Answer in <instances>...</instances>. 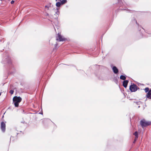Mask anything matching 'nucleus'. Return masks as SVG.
Returning a JSON list of instances; mask_svg holds the SVG:
<instances>
[{"label":"nucleus","mask_w":151,"mask_h":151,"mask_svg":"<svg viewBox=\"0 0 151 151\" xmlns=\"http://www.w3.org/2000/svg\"><path fill=\"white\" fill-rule=\"evenodd\" d=\"M22 100V98L20 97L14 96L13 98V101L15 107H18L19 104Z\"/></svg>","instance_id":"obj_1"},{"label":"nucleus","mask_w":151,"mask_h":151,"mask_svg":"<svg viewBox=\"0 0 151 151\" xmlns=\"http://www.w3.org/2000/svg\"><path fill=\"white\" fill-rule=\"evenodd\" d=\"M140 124L143 127H144L149 125L150 124V122H147L145 120L143 119L140 121Z\"/></svg>","instance_id":"obj_2"},{"label":"nucleus","mask_w":151,"mask_h":151,"mask_svg":"<svg viewBox=\"0 0 151 151\" xmlns=\"http://www.w3.org/2000/svg\"><path fill=\"white\" fill-rule=\"evenodd\" d=\"M137 86L136 85L133 84L131 85L129 87V89L132 92H135L137 90Z\"/></svg>","instance_id":"obj_3"},{"label":"nucleus","mask_w":151,"mask_h":151,"mask_svg":"<svg viewBox=\"0 0 151 151\" xmlns=\"http://www.w3.org/2000/svg\"><path fill=\"white\" fill-rule=\"evenodd\" d=\"M56 40H59V41H63L65 40V39L63 38L59 33H58Z\"/></svg>","instance_id":"obj_4"},{"label":"nucleus","mask_w":151,"mask_h":151,"mask_svg":"<svg viewBox=\"0 0 151 151\" xmlns=\"http://www.w3.org/2000/svg\"><path fill=\"white\" fill-rule=\"evenodd\" d=\"M6 125L4 122H2L1 124V128L2 131L4 132L5 130Z\"/></svg>","instance_id":"obj_5"},{"label":"nucleus","mask_w":151,"mask_h":151,"mask_svg":"<svg viewBox=\"0 0 151 151\" xmlns=\"http://www.w3.org/2000/svg\"><path fill=\"white\" fill-rule=\"evenodd\" d=\"M146 96L147 98L150 99H151V89L149 91Z\"/></svg>","instance_id":"obj_6"},{"label":"nucleus","mask_w":151,"mask_h":151,"mask_svg":"<svg viewBox=\"0 0 151 151\" xmlns=\"http://www.w3.org/2000/svg\"><path fill=\"white\" fill-rule=\"evenodd\" d=\"M128 83V81L127 80H125L124 81L123 83V86L126 88L127 87Z\"/></svg>","instance_id":"obj_7"},{"label":"nucleus","mask_w":151,"mask_h":151,"mask_svg":"<svg viewBox=\"0 0 151 151\" xmlns=\"http://www.w3.org/2000/svg\"><path fill=\"white\" fill-rule=\"evenodd\" d=\"M112 70L114 72L115 74L117 73L118 72V69L115 66L113 67Z\"/></svg>","instance_id":"obj_8"},{"label":"nucleus","mask_w":151,"mask_h":151,"mask_svg":"<svg viewBox=\"0 0 151 151\" xmlns=\"http://www.w3.org/2000/svg\"><path fill=\"white\" fill-rule=\"evenodd\" d=\"M126 78V77L122 75L120 76V79L122 80H125Z\"/></svg>","instance_id":"obj_9"},{"label":"nucleus","mask_w":151,"mask_h":151,"mask_svg":"<svg viewBox=\"0 0 151 151\" xmlns=\"http://www.w3.org/2000/svg\"><path fill=\"white\" fill-rule=\"evenodd\" d=\"M61 5H62L61 3L59 2H58L56 4V5L57 7L60 6Z\"/></svg>","instance_id":"obj_10"},{"label":"nucleus","mask_w":151,"mask_h":151,"mask_svg":"<svg viewBox=\"0 0 151 151\" xmlns=\"http://www.w3.org/2000/svg\"><path fill=\"white\" fill-rule=\"evenodd\" d=\"M67 2V0H63L62 1H61V4L62 5H63L65 3H66Z\"/></svg>","instance_id":"obj_11"},{"label":"nucleus","mask_w":151,"mask_h":151,"mask_svg":"<svg viewBox=\"0 0 151 151\" xmlns=\"http://www.w3.org/2000/svg\"><path fill=\"white\" fill-rule=\"evenodd\" d=\"M134 135L135 136L136 138H137L138 137V135L137 132H135L134 133Z\"/></svg>","instance_id":"obj_12"},{"label":"nucleus","mask_w":151,"mask_h":151,"mask_svg":"<svg viewBox=\"0 0 151 151\" xmlns=\"http://www.w3.org/2000/svg\"><path fill=\"white\" fill-rule=\"evenodd\" d=\"M149 90V88H146L145 89V92H148Z\"/></svg>","instance_id":"obj_13"},{"label":"nucleus","mask_w":151,"mask_h":151,"mask_svg":"<svg viewBox=\"0 0 151 151\" xmlns=\"http://www.w3.org/2000/svg\"><path fill=\"white\" fill-rule=\"evenodd\" d=\"M10 93L11 94H13L14 93V91L13 90H11L10 91Z\"/></svg>","instance_id":"obj_14"},{"label":"nucleus","mask_w":151,"mask_h":151,"mask_svg":"<svg viewBox=\"0 0 151 151\" xmlns=\"http://www.w3.org/2000/svg\"><path fill=\"white\" fill-rule=\"evenodd\" d=\"M45 8H47V10H48L49 9V8L50 7V6H45Z\"/></svg>","instance_id":"obj_15"},{"label":"nucleus","mask_w":151,"mask_h":151,"mask_svg":"<svg viewBox=\"0 0 151 151\" xmlns=\"http://www.w3.org/2000/svg\"><path fill=\"white\" fill-rule=\"evenodd\" d=\"M14 1L13 0H12V1H11V3L12 4H14Z\"/></svg>","instance_id":"obj_16"},{"label":"nucleus","mask_w":151,"mask_h":151,"mask_svg":"<svg viewBox=\"0 0 151 151\" xmlns=\"http://www.w3.org/2000/svg\"><path fill=\"white\" fill-rule=\"evenodd\" d=\"M137 139V138H135V139H134V142L136 140V139Z\"/></svg>","instance_id":"obj_17"},{"label":"nucleus","mask_w":151,"mask_h":151,"mask_svg":"<svg viewBox=\"0 0 151 151\" xmlns=\"http://www.w3.org/2000/svg\"><path fill=\"white\" fill-rule=\"evenodd\" d=\"M49 15V14H48V13H47V15Z\"/></svg>","instance_id":"obj_18"},{"label":"nucleus","mask_w":151,"mask_h":151,"mask_svg":"<svg viewBox=\"0 0 151 151\" xmlns=\"http://www.w3.org/2000/svg\"><path fill=\"white\" fill-rule=\"evenodd\" d=\"M1 93L0 92V96H1Z\"/></svg>","instance_id":"obj_19"},{"label":"nucleus","mask_w":151,"mask_h":151,"mask_svg":"<svg viewBox=\"0 0 151 151\" xmlns=\"http://www.w3.org/2000/svg\"><path fill=\"white\" fill-rule=\"evenodd\" d=\"M57 45V44H56V45Z\"/></svg>","instance_id":"obj_20"},{"label":"nucleus","mask_w":151,"mask_h":151,"mask_svg":"<svg viewBox=\"0 0 151 151\" xmlns=\"http://www.w3.org/2000/svg\"><path fill=\"white\" fill-rule=\"evenodd\" d=\"M139 103H141V102H139Z\"/></svg>","instance_id":"obj_21"}]
</instances>
